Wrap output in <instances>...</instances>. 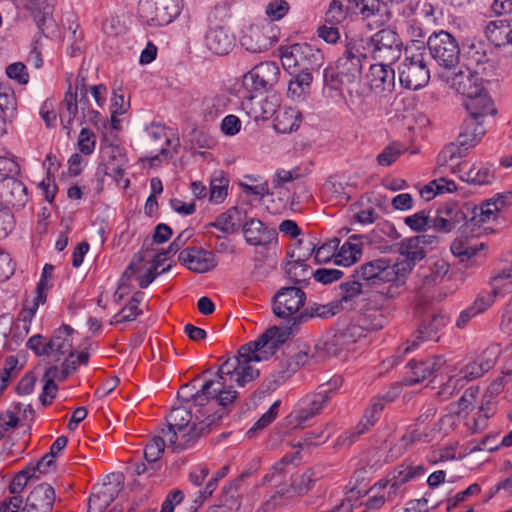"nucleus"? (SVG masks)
<instances>
[{
	"label": "nucleus",
	"mask_w": 512,
	"mask_h": 512,
	"mask_svg": "<svg viewBox=\"0 0 512 512\" xmlns=\"http://www.w3.org/2000/svg\"><path fill=\"white\" fill-rule=\"evenodd\" d=\"M284 341V332L274 326L267 329L257 340L242 345L236 356L228 358L219 366L216 377L206 381L192 396L193 404L199 407L212 402L222 407L232 404L238 393L228 385V380L238 386L254 381L259 376V369L255 364L268 359Z\"/></svg>",
	"instance_id": "1"
},
{
	"label": "nucleus",
	"mask_w": 512,
	"mask_h": 512,
	"mask_svg": "<svg viewBox=\"0 0 512 512\" xmlns=\"http://www.w3.org/2000/svg\"><path fill=\"white\" fill-rule=\"evenodd\" d=\"M222 418V414L215 412L202 420L195 415L193 421L190 409L179 406L173 408L167 416V430L162 433L168 441V447L173 451L186 449L197 437Z\"/></svg>",
	"instance_id": "2"
},
{
	"label": "nucleus",
	"mask_w": 512,
	"mask_h": 512,
	"mask_svg": "<svg viewBox=\"0 0 512 512\" xmlns=\"http://www.w3.org/2000/svg\"><path fill=\"white\" fill-rule=\"evenodd\" d=\"M356 278L370 286H379L387 284L385 288L373 292L371 295L376 297H386L387 299H395L402 295L407 286L399 276V272L393 264L385 258L374 259L366 262L354 270Z\"/></svg>",
	"instance_id": "3"
},
{
	"label": "nucleus",
	"mask_w": 512,
	"mask_h": 512,
	"mask_svg": "<svg viewBox=\"0 0 512 512\" xmlns=\"http://www.w3.org/2000/svg\"><path fill=\"white\" fill-rule=\"evenodd\" d=\"M512 199V193L500 194L496 199L482 202L480 205L467 203L462 209L457 206L446 207L441 214L455 220V228L464 222L467 227L473 230L474 227H482L484 224L495 220L497 213Z\"/></svg>",
	"instance_id": "4"
},
{
	"label": "nucleus",
	"mask_w": 512,
	"mask_h": 512,
	"mask_svg": "<svg viewBox=\"0 0 512 512\" xmlns=\"http://www.w3.org/2000/svg\"><path fill=\"white\" fill-rule=\"evenodd\" d=\"M398 71L400 83L404 88L418 90L427 85L430 71L427 67L423 43L413 41L405 48V59Z\"/></svg>",
	"instance_id": "5"
},
{
	"label": "nucleus",
	"mask_w": 512,
	"mask_h": 512,
	"mask_svg": "<svg viewBox=\"0 0 512 512\" xmlns=\"http://www.w3.org/2000/svg\"><path fill=\"white\" fill-rule=\"evenodd\" d=\"M280 57L284 70L289 74L319 70L325 62L322 51L307 43H296L280 48Z\"/></svg>",
	"instance_id": "6"
},
{
	"label": "nucleus",
	"mask_w": 512,
	"mask_h": 512,
	"mask_svg": "<svg viewBox=\"0 0 512 512\" xmlns=\"http://www.w3.org/2000/svg\"><path fill=\"white\" fill-rule=\"evenodd\" d=\"M484 134L483 121L472 117L466 118L461 125L457 143H450L442 149L437 157V164L465 157L469 149L474 147Z\"/></svg>",
	"instance_id": "7"
},
{
	"label": "nucleus",
	"mask_w": 512,
	"mask_h": 512,
	"mask_svg": "<svg viewBox=\"0 0 512 512\" xmlns=\"http://www.w3.org/2000/svg\"><path fill=\"white\" fill-rule=\"evenodd\" d=\"M183 8V0H140L138 15L143 23L151 27L170 24Z\"/></svg>",
	"instance_id": "8"
},
{
	"label": "nucleus",
	"mask_w": 512,
	"mask_h": 512,
	"mask_svg": "<svg viewBox=\"0 0 512 512\" xmlns=\"http://www.w3.org/2000/svg\"><path fill=\"white\" fill-rule=\"evenodd\" d=\"M446 170L457 175L460 180L473 185L489 184L494 179V172L489 166L470 161L453 159L445 164H437V172L444 173Z\"/></svg>",
	"instance_id": "9"
},
{
	"label": "nucleus",
	"mask_w": 512,
	"mask_h": 512,
	"mask_svg": "<svg viewBox=\"0 0 512 512\" xmlns=\"http://www.w3.org/2000/svg\"><path fill=\"white\" fill-rule=\"evenodd\" d=\"M427 45L431 56L440 66L451 69L459 63L460 48L450 33L443 30L433 33Z\"/></svg>",
	"instance_id": "10"
},
{
	"label": "nucleus",
	"mask_w": 512,
	"mask_h": 512,
	"mask_svg": "<svg viewBox=\"0 0 512 512\" xmlns=\"http://www.w3.org/2000/svg\"><path fill=\"white\" fill-rule=\"evenodd\" d=\"M430 243L427 236L420 235L403 240L399 247V258L393 264L404 285L412 272L417 261L422 260L425 255V245Z\"/></svg>",
	"instance_id": "11"
},
{
	"label": "nucleus",
	"mask_w": 512,
	"mask_h": 512,
	"mask_svg": "<svg viewBox=\"0 0 512 512\" xmlns=\"http://www.w3.org/2000/svg\"><path fill=\"white\" fill-rule=\"evenodd\" d=\"M371 56L379 62L392 64L401 55V41L398 34L391 29H382L367 42Z\"/></svg>",
	"instance_id": "12"
},
{
	"label": "nucleus",
	"mask_w": 512,
	"mask_h": 512,
	"mask_svg": "<svg viewBox=\"0 0 512 512\" xmlns=\"http://www.w3.org/2000/svg\"><path fill=\"white\" fill-rule=\"evenodd\" d=\"M278 41V30L271 22L255 23L249 26L241 38V45L252 53L270 49Z\"/></svg>",
	"instance_id": "13"
},
{
	"label": "nucleus",
	"mask_w": 512,
	"mask_h": 512,
	"mask_svg": "<svg viewBox=\"0 0 512 512\" xmlns=\"http://www.w3.org/2000/svg\"><path fill=\"white\" fill-rule=\"evenodd\" d=\"M363 337L359 326L350 320L344 327L337 330L333 335L327 337L318 347L328 356H339L343 352L353 350V346Z\"/></svg>",
	"instance_id": "14"
},
{
	"label": "nucleus",
	"mask_w": 512,
	"mask_h": 512,
	"mask_svg": "<svg viewBox=\"0 0 512 512\" xmlns=\"http://www.w3.org/2000/svg\"><path fill=\"white\" fill-rule=\"evenodd\" d=\"M391 300L375 295H370L367 298L366 306L352 318V321L359 326L364 336L367 332L376 331L385 326L386 317L383 314V308L385 303Z\"/></svg>",
	"instance_id": "15"
},
{
	"label": "nucleus",
	"mask_w": 512,
	"mask_h": 512,
	"mask_svg": "<svg viewBox=\"0 0 512 512\" xmlns=\"http://www.w3.org/2000/svg\"><path fill=\"white\" fill-rule=\"evenodd\" d=\"M280 69L276 62L265 61L254 66L243 76L242 84L247 91H267L279 80Z\"/></svg>",
	"instance_id": "16"
},
{
	"label": "nucleus",
	"mask_w": 512,
	"mask_h": 512,
	"mask_svg": "<svg viewBox=\"0 0 512 512\" xmlns=\"http://www.w3.org/2000/svg\"><path fill=\"white\" fill-rule=\"evenodd\" d=\"M448 321V317L441 311L426 310L418 330L408 339L402 354L405 355L414 349L420 340H438L435 338L436 334L447 325Z\"/></svg>",
	"instance_id": "17"
},
{
	"label": "nucleus",
	"mask_w": 512,
	"mask_h": 512,
	"mask_svg": "<svg viewBox=\"0 0 512 512\" xmlns=\"http://www.w3.org/2000/svg\"><path fill=\"white\" fill-rule=\"evenodd\" d=\"M317 479L316 473L310 468L302 473H296L291 477L290 485L277 487L271 500L275 504H280L283 501L292 500L294 497H303L309 493Z\"/></svg>",
	"instance_id": "18"
},
{
	"label": "nucleus",
	"mask_w": 512,
	"mask_h": 512,
	"mask_svg": "<svg viewBox=\"0 0 512 512\" xmlns=\"http://www.w3.org/2000/svg\"><path fill=\"white\" fill-rule=\"evenodd\" d=\"M450 250L460 262H469L472 266L485 261L488 246L477 237L460 236L452 242Z\"/></svg>",
	"instance_id": "19"
},
{
	"label": "nucleus",
	"mask_w": 512,
	"mask_h": 512,
	"mask_svg": "<svg viewBox=\"0 0 512 512\" xmlns=\"http://www.w3.org/2000/svg\"><path fill=\"white\" fill-rule=\"evenodd\" d=\"M306 294L301 287L281 288L273 297V312L279 318H290L304 306Z\"/></svg>",
	"instance_id": "20"
},
{
	"label": "nucleus",
	"mask_w": 512,
	"mask_h": 512,
	"mask_svg": "<svg viewBox=\"0 0 512 512\" xmlns=\"http://www.w3.org/2000/svg\"><path fill=\"white\" fill-rule=\"evenodd\" d=\"M328 392V389L320 387L317 392L306 396L304 399L306 407L291 412L286 417L287 425L293 429L301 427L306 421L318 414L330 398Z\"/></svg>",
	"instance_id": "21"
},
{
	"label": "nucleus",
	"mask_w": 512,
	"mask_h": 512,
	"mask_svg": "<svg viewBox=\"0 0 512 512\" xmlns=\"http://www.w3.org/2000/svg\"><path fill=\"white\" fill-rule=\"evenodd\" d=\"M360 8V14L367 21V26L377 28L390 20L389 4L403 2L404 0H349Z\"/></svg>",
	"instance_id": "22"
},
{
	"label": "nucleus",
	"mask_w": 512,
	"mask_h": 512,
	"mask_svg": "<svg viewBox=\"0 0 512 512\" xmlns=\"http://www.w3.org/2000/svg\"><path fill=\"white\" fill-rule=\"evenodd\" d=\"M390 65L391 64L380 62L370 66L367 81L370 89L375 94L387 96L393 92L395 87V72Z\"/></svg>",
	"instance_id": "23"
},
{
	"label": "nucleus",
	"mask_w": 512,
	"mask_h": 512,
	"mask_svg": "<svg viewBox=\"0 0 512 512\" xmlns=\"http://www.w3.org/2000/svg\"><path fill=\"white\" fill-rule=\"evenodd\" d=\"M178 260L189 270L205 273L217 266V259L213 252L197 247H189L179 253Z\"/></svg>",
	"instance_id": "24"
},
{
	"label": "nucleus",
	"mask_w": 512,
	"mask_h": 512,
	"mask_svg": "<svg viewBox=\"0 0 512 512\" xmlns=\"http://www.w3.org/2000/svg\"><path fill=\"white\" fill-rule=\"evenodd\" d=\"M479 75V73L464 66L458 72L447 76L446 82L452 89L466 98L479 93L483 89V81Z\"/></svg>",
	"instance_id": "25"
},
{
	"label": "nucleus",
	"mask_w": 512,
	"mask_h": 512,
	"mask_svg": "<svg viewBox=\"0 0 512 512\" xmlns=\"http://www.w3.org/2000/svg\"><path fill=\"white\" fill-rule=\"evenodd\" d=\"M55 501L56 494L53 486L41 483L29 493L22 512H51Z\"/></svg>",
	"instance_id": "26"
},
{
	"label": "nucleus",
	"mask_w": 512,
	"mask_h": 512,
	"mask_svg": "<svg viewBox=\"0 0 512 512\" xmlns=\"http://www.w3.org/2000/svg\"><path fill=\"white\" fill-rule=\"evenodd\" d=\"M101 155L104 173L120 182L125 175L127 166V158L122 149L110 144L102 148Z\"/></svg>",
	"instance_id": "27"
},
{
	"label": "nucleus",
	"mask_w": 512,
	"mask_h": 512,
	"mask_svg": "<svg viewBox=\"0 0 512 512\" xmlns=\"http://www.w3.org/2000/svg\"><path fill=\"white\" fill-rule=\"evenodd\" d=\"M246 210L233 206L225 212L219 214L214 221L208 223L205 229L209 232L210 228H216L225 235L233 234L246 219Z\"/></svg>",
	"instance_id": "28"
},
{
	"label": "nucleus",
	"mask_w": 512,
	"mask_h": 512,
	"mask_svg": "<svg viewBox=\"0 0 512 512\" xmlns=\"http://www.w3.org/2000/svg\"><path fill=\"white\" fill-rule=\"evenodd\" d=\"M464 56L465 67L476 73L486 75L494 69V62L489 58L486 47L482 43L469 45Z\"/></svg>",
	"instance_id": "29"
},
{
	"label": "nucleus",
	"mask_w": 512,
	"mask_h": 512,
	"mask_svg": "<svg viewBox=\"0 0 512 512\" xmlns=\"http://www.w3.org/2000/svg\"><path fill=\"white\" fill-rule=\"evenodd\" d=\"M445 363L442 356H431L425 360H410L408 366L411 376L406 379L408 384H416L424 381L437 372Z\"/></svg>",
	"instance_id": "30"
},
{
	"label": "nucleus",
	"mask_w": 512,
	"mask_h": 512,
	"mask_svg": "<svg viewBox=\"0 0 512 512\" xmlns=\"http://www.w3.org/2000/svg\"><path fill=\"white\" fill-rule=\"evenodd\" d=\"M465 107L469 113V117L480 119L481 121H483L486 116L496 113L494 103L484 88L475 95L467 96L465 98Z\"/></svg>",
	"instance_id": "31"
},
{
	"label": "nucleus",
	"mask_w": 512,
	"mask_h": 512,
	"mask_svg": "<svg viewBox=\"0 0 512 512\" xmlns=\"http://www.w3.org/2000/svg\"><path fill=\"white\" fill-rule=\"evenodd\" d=\"M243 234L246 241L254 246L266 245L276 237L275 230L265 227L262 221L255 218L243 224Z\"/></svg>",
	"instance_id": "32"
},
{
	"label": "nucleus",
	"mask_w": 512,
	"mask_h": 512,
	"mask_svg": "<svg viewBox=\"0 0 512 512\" xmlns=\"http://www.w3.org/2000/svg\"><path fill=\"white\" fill-rule=\"evenodd\" d=\"M119 492V488L111 483H103L94 488L88 501L87 512H103L114 501Z\"/></svg>",
	"instance_id": "33"
},
{
	"label": "nucleus",
	"mask_w": 512,
	"mask_h": 512,
	"mask_svg": "<svg viewBox=\"0 0 512 512\" xmlns=\"http://www.w3.org/2000/svg\"><path fill=\"white\" fill-rule=\"evenodd\" d=\"M287 256L291 259L285 265V272L294 284L302 288L312 276L314 277V271L300 256L295 258L294 252L288 253Z\"/></svg>",
	"instance_id": "34"
},
{
	"label": "nucleus",
	"mask_w": 512,
	"mask_h": 512,
	"mask_svg": "<svg viewBox=\"0 0 512 512\" xmlns=\"http://www.w3.org/2000/svg\"><path fill=\"white\" fill-rule=\"evenodd\" d=\"M206 46L216 55H226L234 46V37L223 27H216L207 33Z\"/></svg>",
	"instance_id": "35"
},
{
	"label": "nucleus",
	"mask_w": 512,
	"mask_h": 512,
	"mask_svg": "<svg viewBox=\"0 0 512 512\" xmlns=\"http://www.w3.org/2000/svg\"><path fill=\"white\" fill-rule=\"evenodd\" d=\"M489 285L494 294L504 296L512 292V263L495 268L489 278Z\"/></svg>",
	"instance_id": "36"
},
{
	"label": "nucleus",
	"mask_w": 512,
	"mask_h": 512,
	"mask_svg": "<svg viewBox=\"0 0 512 512\" xmlns=\"http://www.w3.org/2000/svg\"><path fill=\"white\" fill-rule=\"evenodd\" d=\"M477 394L478 388H468L458 402L451 404V412L449 414L444 415L440 419V424L454 425L455 414L459 416L462 413L467 414L470 410H472L474 407Z\"/></svg>",
	"instance_id": "37"
},
{
	"label": "nucleus",
	"mask_w": 512,
	"mask_h": 512,
	"mask_svg": "<svg viewBox=\"0 0 512 512\" xmlns=\"http://www.w3.org/2000/svg\"><path fill=\"white\" fill-rule=\"evenodd\" d=\"M72 332L73 329L68 325H63L54 332L52 338L47 342L50 348V355L62 356L72 352Z\"/></svg>",
	"instance_id": "38"
},
{
	"label": "nucleus",
	"mask_w": 512,
	"mask_h": 512,
	"mask_svg": "<svg viewBox=\"0 0 512 512\" xmlns=\"http://www.w3.org/2000/svg\"><path fill=\"white\" fill-rule=\"evenodd\" d=\"M301 122V113L295 108L280 109L274 118V128L279 133H291Z\"/></svg>",
	"instance_id": "39"
},
{
	"label": "nucleus",
	"mask_w": 512,
	"mask_h": 512,
	"mask_svg": "<svg viewBox=\"0 0 512 512\" xmlns=\"http://www.w3.org/2000/svg\"><path fill=\"white\" fill-rule=\"evenodd\" d=\"M510 33H512V26L506 20L491 21L485 28L487 39L497 47L507 45Z\"/></svg>",
	"instance_id": "40"
},
{
	"label": "nucleus",
	"mask_w": 512,
	"mask_h": 512,
	"mask_svg": "<svg viewBox=\"0 0 512 512\" xmlns=\"http://www.w3.org/2000/svg\"><path fill=\"white\" fill-rule=\"evenodd\" d=\"M484 373H486L485 370L482 369L481 364H479V362H477L476 360L471 363H468L460 370V372L458 374V378L457 377L449 378V380L445 383V385L443 386V388L439 392V394H444L448 390L451 389V391L449 392V395H452L453 390L455 389L458 382H460L462 380L471 381V380L477 379V378L483 376Z\"/></svg>",
	"instance_id": "41"
},
{
	"label": "nucleus",
	"mask_w": 512,
	"mask_h": 512,
	"mask_svg": "<svg viewBox=\"0 0 512 512\" xmlns=\"http://www.w3.org/2000/svg\"><path fill=\"white\" fill-rule=\"evenodd\" d=\"M78 113L77 91H73L72 86L69 85V88L64 95V99L61 102L59 113L60 121L65 129L70 128V125L77 117Z\"/></svg>",
	"instance_id": "42"
},
{
	"label": "nucleus",
	"mask_w": 512,
	"mask_h": 512,
	"mask_svg": "<svg viewBox=\"0 0 512 512\" xmlns=\"http://www.w3.org/2000/svg\"><path fill=\"white\" fill-rule=\"evenodd\" d=\"M140 263H131L126 270L124 271L121 281L124 283L126 280H129L132 277H135L141 288H146L159 274L156 272L155 267H150L145 273H140ZM170 268V264L167 267H163L160 273L165 272Z\"/></svg>",
	"instance_id": "43"
},
{
	"label": "nucleus",
	"mask_w": 512,
	"mask_h": 512,
	"mask_svg": "<svg viewBox=\"0 0 512 512\" xmlns=\"http://www.w3.org/2000/svg\"><path fill=\"white\" fill-rule=\"evenodd\" d=\"M425 473L423 465H414L413 463L404 462L393 469L388 477H391L398 483L402 488H405V484L409 481L422 476Z\"/></svg>",
	"instance_id": "44"
},
{
	"label": "nucleus",
	"mask_w": 512,
	"mask_h": 512,
	"mask_svg": "<svg viewBox=\"0 0 512 512\" xmlns=\"http://www.w3.org/2000/svg\"><path fill=\"white\" fill-rule=\"evenodd\" d=\"M243 478L240 477L233 483L225 486L219 497V507L224 508V512H233L240 507V493L239 486L242 483Z\"/></svg>",
	"instance_id": "45"
},
{
	"label": "nucleus",
	"mask_w": 512,
	"mask_h": 512,
	"mask_svg": "<svg viewBox=\"0 0 512 512\" xmlns=\"http://www.w3.org/2000/svg\"><path fill=\"white\" fill-rule=\"evenodd\" d=\"M384 398H375L366 409L362 420L356 427L358 434H363L365 431H368L374 424L378 421L381 412L385 407Z\"/></svg>",
	"instance_id": "46"
},
{
	"label": "nucleus",
	"mask_w": 512,
	"mask_h": 512,
	"mask_svg": "<svg viewBox=\"0 0 512 512\" xmlns=\"http://www.w3.org/2000/svg\"><path fill=\"white\" fill-rule=\"evenodd\" d=\"M342 307L340 303L337 301L330 302L328 304H315L303 312H301L298 316L294 317V320H303L305 318H329L341 311Z\"/></svg>",
	"instance_id": "47"
},
{
	"label": "nucleus",
	"mask_w": 512,
	"mask_h": 512,
	"mask_svg": "<svg viewBox=\"0 0 512 512\" xmlns=\"http://www.w3.org/2000/svg\"><path fill=\"white\" fill-rule=\"evenodd\" d=\"M290 75L292 79L289 81L287 94L294 100L300 99L309 91L313 76L309 72Z\"/></svg>",
	"instance_id": "48"
},
{
	"label": "nucleus",
	"mask_w": 512,
	"mask_h": 512,
	"mask_svg": "<svg viewBox=\"0 0 512 512\" xmlns=\"http://www.w3.org/2000/svg\"><path fill=\"white\" fill-rule=\"evenodd\" d=\"M75 91H77V103L81 118L83 120L96 121L99 113L89 104L87 98L88 90L84 84V78L79 79V76L77 77Z\"/></svg>",
	"instance_id": "49"
},
{
	"label": "nucleus",
	"mask_w": 512,
	"mask_h": 512,
	"mask_svg": "<svg viewBox=\"0 0 512 512\" xmlns=\"http://www.w3.org/2000/svg\"><path fill=\"white\" fill-rule=\"evenodd\" d=\"M362 255V248L358 243L346 241L336 252L335 264L349 267L356 263Z\"/></svg>",
	"instance_id": "50"
},
{
	"label": "nucleus",
	"mask_w": 512,
	"mask_h": 512,
	"mask_svg": "<svg viewBox=\"0 0 512 512\" xmlns=\"http://www.w3.org/2000/svg\"><path fill=\"white\" fill-rule=\"evenodd\" d=\"M228 186L229 180L223 172L215 174L210 181L209 202L212 204L223 203L228 195Z\"/></svg>",
	"instance_id": "51"
},
{
	"label": "nucleus",
	"mask_w": 512,
	"mask_h": 512,
	"mask_svg": "<svg viewBox=\"0 0 512 512\" xmlns=\"http://www.w3.org/2000/svg\"><path fill=\"white\" fill-rule=\"evenodd\" d=\"M336 69L339 71L340 81L353 83L361 75L362 64L347 57H340L337 60Z\"/></svg>",
	"instance_id": "52"
},
{
	"label": "nucleus",
	"mask_w": 512,
	"mask_h": 512,
	"mask_svg": "<svg viewBox=\"0 0 512 512\" xmlns=\"http://www.w3.org/2000/svg\"><path fill=\"white\" fill-rule=\"evenodd\" d=\"M58 374L59 368L57 366H51L46 370L43 376L44 386L40 395V401L44 406L51 404L56 397L58 387L55 380Z\"/></svg>",
	"instance_id": "53"
},
{
	"label": "nucleus",
	"mask_w": 512,
	"mask_h": 512,
	"mask_svg": "<svg viewBox=\"0 0 512 512\" xmlns=\"http://www.w3.org/2000/svg\"><path fill=\"white\" fill-rule=\"evenodd\" d=\"M339 290L340 300L337 302L342 306V304L350 303L363 292V283L353 273L350 279L340 284Z\"/></svg>",
	"instance_id": "54"
},
{
	"label": "nucleus",
	"mask_w": 512,
	"mask_h": 512,
	"mask_svg": "<svg viewBox=\"0 0 512 512\" xmlns=\"http://www.w3.org/2000/svg\"><path fill=\"white\" fill-rule=\"evenodd\" d=\"M148 137L149 140L147 142V145L150 148L154 149L161 155L167 153V148L170 144V140L164 127H161L159 125L151 126L148 129Z\"/></svg>",
	"instance_id": "55"
},
{
	"label": "nucleus",
	"mask_w": 512,
	"mask_h": 512,
	"mask_svg": "<svg viewBox=\"0 0 512 512\" xmlns=\"http://www.w3.org/2000/svg\"><path fill=\"white\" fill-rule=\"evenodd\" d=\"M310 355L306 350H300L286 360V369L280 370L279 380L284 381L298 369L309 363Z\"/></svg>",
	"instance_id": "56"
},
{
	"label": "nucleus",
	"mask_w": 512,
	"mask_h": 512,
	"mask_svg": "<svg viewBox=\"0 0 512 512\" xmlns=\"http://www.w3.org/2000/svg\"><path fill=\"white\" fill-rule=\"evenodd\" d=\"M8 190L7 202L12 206H22L27 200V188L19 180L11 179L6 183Z\"/></svg>",
	"instance_id": "57"
},
{
	"label": "nucleus",
	"mask_w": 512,
	"mask_h": 512,
	"mask_svg": "<svg viewBox=\"0 0 512 512\" xmlns=\"http://www.w3.org/2000/svg\"><path fill=\"white\" fill-rule=\"evenodd\" d=\"M436 415V408L428 407L426 408L416 419L415 426L427 431V433L434 437L435 432L438 430H442L443 425L440 424V420L436 423L434 422Z\"/></svg>",
	"instance_id": "58"
},
{
	"label": "nucleus",
	"mask_w": 512,
	"mask_h": 512,
	"mask_svg": "<svg viewBox=\"0 0 512 512\" xmlns=\"http://www.w3.org/2000/svg\"><path fill=\"white\" fill-rule=\"evenodd\" d=\"M142 295L143 294L141 292L135 293L127 305L122 308V310L117 315L114 316V320L111 322V324L135 320L141 313L139 309V297Z\"/></svg>",
	"instance_id": "59"
},
{
	"label": "nucleus",
	"mask_w": 512,
	"mask_h": 512,
	"mask_svg": "<svg viewBox=\"0 0 512 512\" xmlns=\"http://www.w3.org/2000/svg\"><path fill=\"white\" fill-rule=\"evenodd\" d=\"M406 147L399 142H392L377 155V163L380 166L392 165L404 152Z\"/></svg>",
	"instance_id": "60"
},
{
	"label": "nucleus",
	"mask_w": 512,
	"mask_h": 512,
	"mask_svg": "<svg viewBox=\"0 0 512 512\" xmlns=\"http://www.w3.org/2000/svg\"><path fill=\"white\" fill-rule=\"evenodd\" d=\"M168 446L166 437L155 436L146 445L144 457L148 462H156L164 452L165 446Z\"/></svg>",
	"instance_id": "61"
},
{
	"label": "nucleus",
	"mask_w": 512,
	"mask_h": 512,
	"mask_svg": "<svg viewBox=\"0 0 512 512\" xmlns=\"http://www.w3.org/2000/svg\"><path fill=\"white\" fill-rule=\"evenodd\" d=\"M387 486V481H378L371 487L370 492L373 495L366 502L368 509L378 510L382 508L386 502H388L385 498Z\"/></svg>",
	"instance_id": "62"
},
{
	"label": "nucleus",
	"mask_w": 512,
	"mask_h": 512,
	"mask_svg": "<svg viewBox=\"0 0 512 512\" xmlns=\"http://www.w3.org/2000/svg\"><path fill=\"white\" fill-rule=\"evenodd\" d=\"M33 477H35L34 469L31 465H28L14 476L9 485V492L11 494H20Z\"/></svg>",
	"instance_id": "63"
},
{
	"label": "nucleus",
	"mask_w": 512,
	"mask_h": 512,
	"mask_svg": "<svg viewBox=\"0 0 512 512\" xmlns=\"http://www.w3.org/2000/svg\"><path fill=\"white\" fill-rule=\"evenodd\" d=\"M102 30L108 37H117L125 33V22L118 15H110L102 23Z\"/></svg>",
	"instance_id": "64"
}]
</instances>
